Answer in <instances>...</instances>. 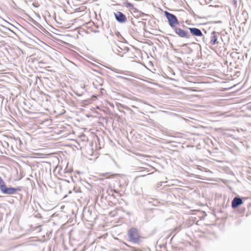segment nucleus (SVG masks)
I'll use <instances>...</instances> for the list:
<instances>
[{
    "mask_svg": "<svg viewBox=\"0 0 251 251\" xmlns=\"http://www.w3.org/2000/svg\"><path fill=\"white\" fill-rule=\"evenodd\" d=\"M114 15L116 19L120 23H124L126 21V16L121 12H117L114 13Z\"/></svg>",
    "mask_w": 251,
    "mask_h": 251,
    "instance_id": "5",
    "label": "nucleus"
},
{
    "mask_svg": "<svg viewBox=\"0 0 251 251\" xmlns=\"http://www.w3.org/2000/svg\"><path fill=\"white\" fill-rule=\"evenodd\" d=\"M210 39V43L212 45H215L216 44H218V37L217 35V32L216 31H213L212 32Z\"/></svg>",
    "mask_w": 251,
    "mask_h": 251,
    "instance_id": "8",
    "label": "nucleus"
},
{
    "mask_svg": "<svg viewBox=\"0 0 251 251\" xmlns=\"http://www.w3.org/2000/svg\"><path fill=\"white\" fill-rule=\"evenodd\" d=\"M6 186L5 182L4 180L2 179V178L0 177V189L1 191L2 189L4 188L5 186Z\"/></svg>",
    "mask_w": 251,
    "mask_h": 251,
    "instance_id": "10",
    "label": "nucleus"
},
{
    "mask_svg": "<svg viewBox=\"0 0 251 251\" xmlns=\"http://www.w3.org/2000/svg\"><path fill=\"white\" fill-rule=\"evenodd\" d=\"M21 190V187L7 188L6 186H5L4 188L2 189L1 191L4 194H15L17 191H20Z\"/></svg>",
    "mask_w": 251,
    "mask_h": 251,
    "instance_id": "3",
    "label": "nucleus"
},
{
    "mask_svg": "<svg viewBox=\"0 0 251 251\" xmlns=\"http://www.w3.org/2000/svg\"><path fill=\"white\" fill-rule=\"evenodd\" d=\"M164 14L168 19L170 25L172 27L174 28L176 25L178 24V20L174 15L170 13L167 11H165Z\"/></svg>",
    "mask_w": 251,
    "mask_h": 251,
    "instance_id": "2",
    "label": "nucleus"
},
{
    "mask_svg": "<svg viewBox=\"0 0 251 251\" xmlns=\"http://www.w3.org/2000/svg\"><path fill=\"white\" fill-rule=\"evenodd\" d=\"M124 78L125 79H128L127 78H125L124 77Z\"/></svg>",
    "mask_w": 251,
    "mask_h": 251,
    "instance_id": "12",
    "label": "nucleus"
},
{
    "mask_svg": "<svg viewBox=\"0 0 251 251\" xmlns=\"http://www.w3.org/2000/svg\"><path fill=\"white\" fill-rule=\"evenodd\" d=\"M242 200L238 197H235L233 199L231 202L232 207L233 208H236L239 205L243 203Z\"/></svg>",
    "mask_w": 251,
    "mask_h": 251,
    "instance_id": "6",
    "label": "nucleus"
},
{
    "mask_svg": "<svg viewBox=\"0 0 251 251\" xmlns=\"http://www.w3.org/2000/svg\"><path fill=\"white\" fill-rule=\"evenodd\" d=\"M118 175L117 174H111L109 172H107L105 173H101L100 175V176L103 177V178L105 179H110L115 177L117 176Z\"/></svg>",
    "mask_w": 251,
    "mask_h": 251,
    "instance_id": "7",
    "label": "nucleus"
},
{
    "mask_svg": "<svg viewBox=\"0 0 251 251\" xmlns=\"http://www.w3.org/2000/svg\"><path fill=\"white\" fill-rule=\"evenodd\" d=\"M129 241L134 244H139L144 239L139 229L135 227L130 228L127 232Z\"/></svg>",
    "mask_w": 251,
    "mask_h": 251,
    "instance_id": "1",
    "label": "nucleus"
},
{
    "mask_svg": "<svg viewBox=\"0 0 251 251\" xmlns=\"http://www.w3.org/2000/svg\"><path fill=\"white\" fill-rule=\"evenodd\" d=\"M175 33L177 34L179 37L182 38H189V34L188 32L184 31L179 27H176L174 29Z\"/></svg>",
    "mask_w": 251,
    "mask_h": 251,
    "instance_id": "4",
    "label": "nucleus"
},
{
    "mask_svg": "<svg viewBox=\"0 0 251 251\" xmlns=\"http://www.w3.org/2000/svg\"><path fill=\"white\" fill-rule=\"evenodd\" d=\"M189 30L191 33L195 36H201L202 35V33L201 31L197 28H189Z\"/></svg>",
    "mask_w": 251,
    "mask_h": 251,
    "instance_id": "9",
    "label": "nucleus"
},
{
    "mask_svg": "<svg viewBox=\"0 0 251 251\" xmlns=\"http://www.w3.org/2000/svg\"><path fill=\"white\" fill-rule=\"evenodd\" d=\"M124 5L126 7H127V8H133V5L131 3L129 2L128 1H126L125 2H124Z\"/></svg>",
    "mask_w": 251,
    "mask_h": 251,
    "instance_id": "11",
    "label": "nucleus"
}]
</instances>
